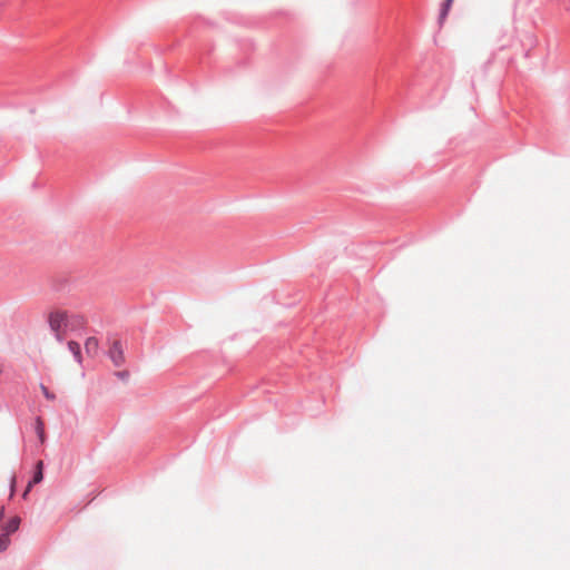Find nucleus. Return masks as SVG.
I'll use <instances>...</instances> for the list:
<instances>
[{"instance_id": "7ed1b4c3", "label": "nucleus", "mask_w": 570, "mask_h": 570, "mask_svg": "<svg viewBox=\"0 0 570 570\" xmlns=\"http://www.w3.org/2000/svg\"><path fill=\"white\" fill-rule=\"evenodd\" d=\"M21 518L19 515H14L3 524L0 534L6 535V538L10 539V535L19 530Z\"/></svg>"}, {"instance_id": "f8f14e48", "label": "nucleus", "mask_w": 570, "mask_h": 570, "mask_svg": "<svg viewBox=\"0 0 570 570\" xmlns=\"http://www.w3.org/2000/svg\"><path fill=\"white\" fill-rule=\"evenodd\" d=\"M129 371L122 370L115 372V376H117L121 381H127L129 379Z\"/></svg>"}, {"instance_id": "9d476101", "label": "nucleus", "mask_w": 570, "mask_h": 570, "mask_svg": "<svg viewBox=\"0 0 570 570\" xmlns=\"http://www.w3.org/2000/svg\"><path fill=\"white\" fill-rule=\"evenodd\" d=\"M40 390L46 400H48V401L56 400V394L53 392H51L45 384H42V383L40 384Z\"/></svg>"}, {"instance_id": "6e6552de", "label": "nucleus", "mask_w": 570, "mask_h": 570, "mask_svg": "<svg viewBox=\"0 0 570 570\" xmlns=\"http://www.w3.org/2000/svg\"><path fill=\"white\" fill-rule=\"evenodd\" d=\"M99 342L96 337H88L85 342V350L88 355H96L98 352Z\"/></svg>"}, {"instance_id": "0eeeda50", "label": "nucleus", "mask_w": 570, "mask_h": 570, "mask_svg": "<svg viewBox=\"0 0 570 570\" xmlns=\"http://www.w3.org/2000/svg\"><path fill=\"white\" fill-rule=\"evenodd\" d=\"M67 346H68V350L70 351V353L73 355L75 361L78 364H81L82 363V353H81L80 344L76 341H69L67 343Z\"/></svg>"}, {"instance_id": "423d86ee", "label": "nucleus", "mask_w": 570, "mask_h": 570, "mask_svg": "<svg viewBox=\"0 0 570 570\" xmlns=\"http://www.w3.org/2000/svg\"><path fill=\"white\" fill-rule=\"evenodd\" d=\"M454 0H443L440 7L438 23L440 27L443 26Z\"/></svg>"}, {"instance_id": "f3484780", "label": "nucleus", "mask_w": 570, "mask_h": 570, "mask_svg": "<svg viewBox=\"0 0 570 570\" xmlns=\"http://www.w3.org/2000/svg\"><path fill=\"white\" fill-rule=\"evenodd\" d=\"M2 373V370L0 368V374Z\"/></svg>"}, {"instance_id": "f257e3e1", "label": "nucleus", "mask_w": 570, "mask_h": 570, "mask_svg": "<svg viewBox=\"0 0 570 570\" xmlns=\"http://www.w3.org/2000/svg\"><path fill=\"white\" fill-rule=\"evenodd\" d=\"M107 356L110 358L116 367H120L125 364L124 346L120 340H114L107 352Z\"/></svg>"}, {"instance_id": "ddd939ff", "label": "nucleus", "mask_w": 570, "mask_h": 570, "mask_svg": "<svg viewBox=\"0 0 570 570\" xmlns=\"http://www.w3.org/2000/svg\"><path fill=\"white\" fill-rule=\"evenodd\" d=\"M14 487H16V478L12 476L11 478V483H10V497H12L13 493H14Z\"/></svg>"}, {"instance_id": "dca6fc26", "label": "nucleus", "mask_w": 570, "mask_h": 570, "mask_svg": "<svg viewBox=\"0 0 570 570\" xmlns=\"http://www.w3.org/2000/svg\"><path fill=\"white\" fill-rule=\"evenodd\" d=\"M4 507H0V523L3 521L4 519Z\"/></svg>"}, {"instance_id": "4468645a", "label": "nucleus", "mask_w": 570, "mask_h": 570, "mask_svg": "<svg viewBox=\"0 0 570 570\" xmlns=\"http://www.w3.org/2000/svg\"><path fill=\"white\" fill-rule=\"evenodd\" d=\"M55 337L59 343L63 342V335L61 334V331L58 333H55Z\"/></svg>"}, {"instance_id": "39448f33", "label": "nucleus", "mask_w": 570, "mask_h": 570, "mask_svg": "<svg viewBox=\"0 0 570 570\" xmlns=\"http://www.w3.org/2000/svg\"><path fill=\"white\" fill-rule=\"evenodd\" d=\"M42 480H43V463H42V461H38L35 466L32 476L28 481L29 488L35 487L36 484L40 483Z\"/></svg>"}, {"instance_id": "f03ea898", "label": "nucleus", "mask_w": 570, "mask_h": 570, "mask_svg": "<svg viewBox=\"0 0 570 570\" xmlns=\"http://www.w3.org/2000/svg\"><path fill=\"white\" fill-rule=\"evenodd\" d=\"M48 324H49L50 330L53 333H58L61 330H66L67 312L66 311L51 312L48 316Z\"/></svg>"}, {"instance_id": "9b49d317", "label": "nucleus", "mask_w": 570, "mask_h": 570, "mask_svg": "<svg viewBox=\"0 0 570 570\" xmlns=\"http://www.w3.org/2000/svg\"><path fill=\"white\" fill-rule=\"evenodd\" d=\"M10 544V539L6 538V535L0 534V553L6 551Z\"/></svg>"}, {"instance_id": "2eb2a0df", "label": "nucleus", "mask_w": 570, "mask_h": 570, "mask_svg": "<svg viewBox=\"0 0 570 570\" xmlns=\"http://www.w3.org/2000/svg\"><path fill=\"white\" fill-rule=\"evenodd\" d=\"M31 489H32V488H29V483H28V484H27V487H26V489H24V490H23V492H22V498H23V499H27V497H28V494H29V492H30V490H31Z\"/></svg>"}, {"instance_id": "1a4fd4ad", "label": "nucleus", "mask_w": 570, "mask_h": 570, "mask_svg": "<svg viewBox=\"0 0 570 570\" xmlns=\"http://www.w3.org/2000/svg\"><path fill=\"white\" fill-rule=\"evenodd\" d=\"M35 430L38 435V439L42 443L45 441L46 433H45V424L40 416H37L35 420Z\"/></svg>"}, {"instance_id": "20e7f679", "label": "nucleus", "mask_w": 570, "mask_h": 570, "mask_svg": "<svg viewBox=\"0 0 570 570\" xmlns=\"http://www.w3.org/2000/svg\"><path fill=\"white\" fill-rule=\"evenodd\" d=\"M85 325H86V320H85V317L82 315H78V314L69 315L67 313L66 330L78 331V330L83 328Z\"/></svg>"}]
</instances>
